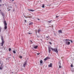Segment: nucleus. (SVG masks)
I'll list each match as a JSON object with an SVG mask.
<instances>
[{
  "label": "nucleus",
  "mask_w": 74,
  "mask_h": 74,
  "mask_svg": "<svg viewBox=\"0 0 74 74\" xmlns=\"http://www.w3.org/2000/svg\"><path fill=\"white\" fill-rule=\"evenodd\" d=\"M1 40L2 43H1V45L2 46H3V44L4 43V40H3V37H1Z\"/></svg>",
  "instance_id": "nucleus-1"
},
{
  "label": "nucleus",
  "mask_w": 74,
  "mask_h": 74,
  "mask_svg": "<svg viewBox=\"0 0 74 74\" xmlns=\"http://www.w3.org/2000/svg\"><path fill=\"white\" fill-rule=\"evenodd\" d=\"M65 44H66V45H70V42L69 41H66L65 42Z\"/></svg>",
  "instance_id": "nucleus-2"
},
{
  "label": "nucleus",
  "mask_w": 74,
  "mask_h": 74,
  "mask_svg": "<svg viewBox=\"0 0 74 74\" xmlns=\"http://www.w3.org/2000/svg\"><path fill=\"white\" fill-rule=\"evenodd\" d=\"M54 51H55V52H56L57 53H58V49H54Z\"/></svg>",
  "instance_id": "nucleus-3"
},
{
  "label": "nucleus",
  "mask_w": 74,
  "mask_h": 74,
  "mask_svg": "<svg viewBox=\"0 0 74 74\" xmlns=\"http://www.w3.org/2000/svg\"><path fill=\"white\" fill-rule=\"evenodd\" d=\"M58 33L59 34H60V33H62V31L61 30H59Z\"/></svg>",
  "instance_id": "nucleus-4"
},
{
  "label": "nucleus",
  "mask_w": 74,
  "mask_h": 74,
  "mask_svg": "<svg viewBox=\"0 0 74 74\" xmlns=\"http://www.w3.org/2000/svg\"><path fill=\"white\" fill-rule=\"evenodd\" d=\"M4 25L7 26V23H6V22L5 21L4 22Z\"/></svg>",
  "instance_id": "nucleus-5"
},
{
  "label": "nucleus",
  "mask_w": 74,
  "mask_h": 74,
  "mask_svg": "<svg viewBox=\"0 0 74 74\" xmlns=\"http://www.w3.org/2000/svg\"><path fill=\"white\" fill-rule=\"evenodd\" d=\"M52 63H50V64L49 65V67H52Z\"/></svg>",
  "instance_id": "nucleus-6"
},
{
  "label": "nucleus",
  "mask_w": 74,
  "mask_h": 74,
  "mask_svg": "<svg viewBox=\"0 0 74 74\" xmlns=\"http://www.w3.org/2000/svg\"><path fill=\"white\" fill-rule=\"evenodd\" d=\"M28 10L29 11H32L33 12V11H34V10H33L32 9H28Z\"/></svg>",
  "instance_id": "nucleus-7"
},
{
  "label": "nucleus",
  "mask_w": 74,
  "mask_h": 74,
  "mask_svg": "<svg viewBox=\"0 0 74 74\" xmlns=\"http://www.w3.org/2000/svg\"><path fill=\"white\" fill-rule=\"evenodd\" d=\"M48 49H49V53H50L51 52V49H50V48L49 47Z\"/></svg>",
  "instance_id": "nucleus-8"
},
{
  "label": "nucleus",
  "mask_w": 74,
  "mask_h": 74,
  "mask_svg": "<svg viewBox=\"0 0 74 74\" xmlns=\"http://www.w3.org/2000/svg\"><path fill=\"white\" fill-rule=\"evenodd\" d=\"M48 58L47 57L44 59V60H48Z\"/></svg>",
  "instance_id": "nucleus-9"
},
{
  "label": "nucleus",
  "mask_w": 74,
  "mask_h": 74,
  "mask_svg": "<svg viewBox=\"0 0 74 74\" xmlns=\"http://www.w3.org/2000/svg\"><path fill=\"white\" fill-rule=\"evenodd\" d=\"M37 47H38V46H36L34 47V48L35 49H37Z\"/></svg>",
  "instance_id": "nucleus-10"
},
{
  "label": "nucleus",
  "mask_w": 74,
  "mask_h": 74,
  "mask_svg": "<svg viewBox=\"0 0 74 74\" xmlns=\"http://www.w3.org/2000/svg\"><path fill=\"white\" fill-rule=\"evenodd\" d=\"M7 26H5L4 27V29H7Z\"/></svg>",
  "instance_id": "nucleus-11"
},
{
  "label": "nucleus",
  "mask_w": 74,
  "mask_h": 74,
  "mask_svg": "<svg viewBox=\"0 0 74 74\" xmlns=\"http://www.w3.org/2000/svg\"><path fill=\"white\" fill-rule=\"evenodd\" d=\"M26 62L24 64L23 66H24V67H25V65H26Z\"/></svg>",
  "instance_id": "nucleus-12"
},
{
  "label": "nucleus",
  "mask_w": 74,
  "mask_h": 74,
  "mask_svg": "<svg viewBox=\"0 0 74 74\" xmlns=\"http://www.w3.org/2000/svg\"><path fill=\"white\" fill-rule=\"evenodd\" d=\"M51 49L52 50V51H54L55 49H53L52 48H51Z\"/></svg>",
  "instance_id": "nucleus-13"
},
{
  "label": "nucleus",
  "mask_w": 74,
  "mask_h": 74,
  "mask_svg": "<svg viewBox=\"0 0 74 74\" xmlns=\"http://www.w3.org/2000/svg\"><path fill=\"white\" fill-rule=\"evenodd\" d=\"M42 8H45V7L44 6V4L42 6Z\"/></svg>",
  "instance_id": "nucleus-14"
},
{
  "label": "nucleus",
  "mask_w": 74,
  "mask_h": 74,
  "mask_svg": "<svg viewBox=\"0 0 74 74\" xmlns=\"http://www.w3.org/2000/svg\"><path fill=\"white\" fill-rule=\"evenodd\" d=\"M1 27L0 26V33H1Z\"/></svg>",
  "instance_id": "nucleus-15"
},
{
  "label": "nucleus",
  "mask_w": 74,
  "mask_h": 74,
  "mask_svg": "<svg viewBox=\"0 0 74 74\" xmlns=\"http://www.w3.org/2000/svg\"><path fill=\"white\" fill-rule=\"evenodd\" d=\"M13 52L14 53H16V51H13Z\"/></svg>",
  "instance_id": "nucleus-16"
},
{
  "label": "nucleus",
  "mask_w": 74,
  "mask_h": 74,
  "mask_svg": "<svg viewBox=\"0 0 74 74\" xmlns=\"http://www.w3.org/2000/svg\"><path fill=\"white\" fill-rule=\"evenodd\" d=\"M40 63H42V60H40Z\"/></svg>",
  "instance_id": "nucleus-17"
},
{
  "label": "nucleus",
  "mask_w": 74,
  "mask_h": 74,
  "mask_svg": "<svg viewBox=\"0 0 74 74\" xmlns=\"http://www.w3.org/2000/svg\"><path fill=\"white\" fill-rule=\"evenodd\" d=\"M11 50V48H9V51H10Z\"/></svg>",
  "instance_id": "nucleus-18"
},
{
  "label": "nucleus",
  "mask_w": 74,
  "mask_h": 74,
  "mask_svg": "<svg viewBox=\"0 0 74 74\" xmlns=\"http://www.w3.org/2000/svg\"><path fill=\"white\" fill-rule=\"evenodd\" d=\"M32 24H33V23H29V25H32Z\"/></svg>",
  "instance_id": "nucleus-19"
},
{
  "label": "nucleus",
  "mask_w": 74,
  "mask_h": 74,
  "mask_svg": "<svg viewBox=\"0 0 74 74\" xmlns=\"http://www.w3.org/2000/svg\"><path fill=\"white\" fill-rule=\"evenodd\" d=\"M20 58L21 59H22V56H20Z\"/></svg>",
  "instance_id": "nucleus-20"
},
{
  "label": "nucleus",
  "mask_w": 74,
  "mask_h": 74,
  "mask_svg": "<svg viewBox=\"0 0 74 74\" xmlns=\"http://www.w3.org/2000/svg\"><path fill=\"white\" fill-rule=\"evenodd\" d=\"M71 67H73V65H72V64H71Z\"/></svg>",
  "instance_id": "nucleus-21"
},
{
  "label": "nucleus",
  "mask_w": 74,
  "mask_h": 74,
  "mask_svg": "<svg viewBox=\"0 0 74 74\" xmlns=\"http://www.w3.org/2000/svg\"><path fill=\"white\" fill-rule=\"evenodd\" d=\"M48 22L49 23H51V22H52V21H49Z\"/></svg>",
  "instance_id": "nucleus-22"
},
{
  "label": "nucleus",
  "mask_w": 74,
  "mask_h": 74,
  "mask_svg": "<svg viewBox=\"0 0 74 74\" xmlns=\"http://www.w3.org/2000/svg\"><path fill=\"white\" fill-rule=\"evenodd\" d=\"M66 41H70L69 40H68V39H66Z\"/></svg>",
  "instance_id": "nucleus-23"
},
{
  "label": "nucleus",
  "mask_w": 74,
  "mask_h": 74,
  "mask_svg": "<svg viewBox=\"0 0 74 74\" xmlns=\"http://www.w3.org/2000/svg\"><path fill=\"white\" fill-rule=\"evenodd\" d=\"M0 70H2V68H1V66L0 67Z\"/></svg>",
  "instance_id": "nucleus-24"
},
{
  "label": "nucleus",
  "mask_w": 74,
  "mask_h": 74,
  "mask_svg": "<svg viewBox=\"0 0 74 74\" xmlns=\"http://www.w3.org/2000/svg\"><path fill=\"white\" fill-rule=\"evenodd\" d=\"M37 55H40V53H37Z\"/></svg>",
  "instance_id": "nucleus-25"
},
{
  "label": "nucleus",
  "mask_w": 74,
  "mask_h": 74,
  "mask_svg": "<svg viewBox=\"0 0 74 74\" xmlns=\"http://www.w3.org/2000/svg\"><path fill=\"white\" fill-rule=\"evenodd\" d=\"M49 43H50V44L51 45L52 44V43H51V42H49Z\"/></svg>",
  "instance_id": "nucleus-26"
},
{
  "label": "nucleus",
  "mask_w": 74,
  "mask_h": 74,
  "mask_svg": "<svg viewBox=\"0 0 74 74\" xmlns=\"http://www.w3.org/2000/svg\"><path fill=\"white\" fill-rule=\"evenodd\" d=\"M58 17H59V16H56V18H58Z\"/></svg>",
  "instance_id": "nucleus-27"
},
{
  "label": "nucleus",
  "mask_w": 74,
  "mask_h": 74,
  "mask_svg": "<svg viewBox=\"0 0 74 74\" xmlns=\"http://www.w3.org/2000/svg\"><path fill=\"white\" fill-rule=\"evenodd\" d=\"M25 22H26L27 21L26 20H25Z\"/></svg>",
  "instance_id": "nucleus-28"
},
{
  "label": "nucleus",
  "mask_w": 74,
  "mask_h": 74,
  "mask_svg": "<svg viewBox=\"0 0 74 74\" xmlns=\"http://www.w3.org/2000/svg\"><path fill=\"white\" fill-rule=\"evenodd\" d=\"M28 34H31V33H28Z\"/></svg>",
  "instance_id": "nucleus-29"
},
{
  "label": "nucleus",
  "mask_w": 74,
  "mask_h": 74,
  "mask_svg": "<svg viewBox=\"0 0 74 74\" xmlns=\"http://www.w3.org/2000/svg\"><path fill=\"white\" fill-rule=\"evenodd\" d=\"M46 38H48V36H46Z\"/></svg>",
  "instance_id": "nucleus-30"
},
{
  "label": "nucleus",
  "mask_w": 74,
  "mask_h": 74,
  "mask_svg": "<svg viewBox=\"0 0 74 74\" xmlns=\"http://www.w3.org/2000/svg\"><path fill=\"white\" fill-rule=\"evenodd\" d=\"M59 68H61V66H59Z\"/></svg>",
  "instance_id": "nucleus-31"
},
{
  "label": "nucleus",
  "mask_w": 74,
  "mask_h": 74,
  "mask_svg": "<svg viewBox=\"0 0 74 74\" xmlns=\"http://www.w3.org/2000/svg\"><path fill=\"white\" fill-rule=\"evenodd\" d=\"M70 41H71V42H73V41H71V40H70Z\"/></svg>",
  "instance_id": "nucleus-32"
},
{
  "label": "nucleus",
  "mask_w": 74,
  "mask_h": 74,
  "mask_svg": "<svg viewBox=\"0 0 74 74\" xmlns=\"http://www.w3.org/2000/svg\"><path fill=\"white\" fill-rule=\"evenodd\" d=\"M40 30H38V32H40Z\"/></svg>",
  "instance_id": "nucleus-33"
},
{
  "label": "nucleus",
  "mask_w": 74,
  "mask_h": 74,
  "mask_svg": "<svg viewBox=\"0 0 74 74\" xmlns=\"http://www.w3.org/2000/svg\"><path fill=\"white\" fill-rule=\"evenodd\" d=\"M14 1V0H12V1Z\"/></svg>",
  "instance_id": "nucleus-34"
},
{
  "label": "nucleus",
  "mask_w": 74,
  "mask_h": 74,
  "mask_svg": "<svg viewBox=\"0 0 74 74\" xmlns=\"http://www.w3.org/2000/svg\"><path fill=\"white\" fill-rule=\"evenodd\" d=\"M38 21H40V19H38Z\"/></svg>",
  "instance_id": "nucleus-35"
},
{
  "label": "nucleus",
  "mask_w": 74,
  "mask_h": 74,
  "mask_svg": "<svg viewBox=\"0 0 74 74\" xmlns=\"http://www.w3.org/2000/svg\"><path fill=\"white\" fill-rule=\"evenodd\" d=\"M8 10V11H10V10H11V9H10L9 10Z\"/></svg>",
  "instance_id": "nucleus-36"
},
{
  "label": "nucleus",
  "mask_w": 74,
  "mask_h": 74,
  "mask_svg": "<svg viewBox=\"0 0 74 74\" xmlns=\"http://www.w3.org/2000/svg\"><path fill=\"white\" fill-rule=\"evenodd\" d=\"M30 41H31V42H32V41L30 40Z\"/></svg>",
  "instance_id": "nucleus-37"
},
{
  "label": "nucleus",
  "mask_w": 74,
  "mask_h": 74,
  "mask_svg": "<svg viewBox=\"0 0 74 74\" xmlns=\"http://www.w3.org/2000/svg\"><path fill=\"white\" fill-rule=\"evenodd\" d=\"M1 11V10H0V11Z\"/></svg>",
  "instance_id": "nucleus-38"
}]
</instances>
